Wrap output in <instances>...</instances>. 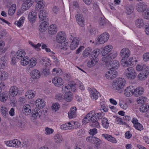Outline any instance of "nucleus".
I'll return each instance as SVG.
<instances>
[{"instance_id": "nucleus-39", "label": "nucleus", "mask_w": 149, "mask_h": 149, "mask_svg": "<svg viewBox=\"0 0 149 149\" xmlns=\"http://www.w3.org/2000/svg\"><path fill=\"white\" fill-rule=\"evenodd\" d=\"M116 83L120 85V86L123 87V88L125 84V81L124 79L121 78H119L115 80Z\"/></svg>"}, {"instance_id": "nucleus-22", "label": "nucleus", "mask_w": 149, "mask_h": 149, "mask_svg": "<svg viewBox=\"0 0 149 149\" xmlns=\"http://www.w3.org/2000/svg\"><path fill=\"white\" fill-rule=\"evenodd\" d=\"M77 109L76 107H72L70 111L68 113V117L70 119L75 118L77 116L76 111Z\"/></svg>"}, {"instance_id": "nucleus-1", "label": "nucleus", "mask_w": 149, "mask_h": 149, "mask_svg": "<svg viewBox=\"0 0 149 149\" xmlns=\"http://www.w3.org/2000/svg\"><path fill=\"white\" fill-rule=\"evenodd\" d=\"M125 73L127 78L129 79H134L137 75L134 69L132 67H129L125 70Z\"/></svg>"}, {"instance_id": "nucleus-51", "label": "nucleus", "mask_w": 149, "mask_h": 149, "mask_svg": "<svg viewBox=\"0 0 149 149\" xmlns=\"http://www.w3.org/2000/svg\"><path fill=\"white\" fill-rule=\"evenodd\" d=\"M8 77V74L7 72L5 71L2 72L0 76V80H4L7 79Z\"/></svg>"}, {"instance_id": "nucleus-12", "label": "nucleus", "mask_w": 149, "mask_h": 149, "mask_svg": "<svg viewBox=\"0 0 149 149\" xmlns=\"http://www.w3.org/2000/svg\"><path fill=\"white\" fill-rule=\"evenodd\" d=\"M147 6L144 2H140L136 6V9L139 12H143L146 10Z\"/></svg>"}, {"instance_id": "nucleus-7", "label": "nucleus", "mask_w": 149, "mask_h": 149, "mask_svg": "<svg viewBox=\"0 0 149 149\" xmlns=\"http://www.w3.org/2000/svg\"><path fill=\"white\" fill-rule=\"evenodd\" d=\"M130 54V51L127 48H124L121 50L120 55L122 58V59H125L129 57Z\"/></svg>"}, {"instance_id": "nucleus-19", "label": "nucleus", "mask_w": 149, "mask_h": 149, "mask_svg": "<svg viewBox=\"0 0 149 149\" xmlns=\"http://www.w3.org/2000/svg\"><path fill=\"white\" fill-rule=\"evenodd\" d=\"M37 13L35 11L29 13L28 15V19L32 23L34 22L37 18Z\"/></svg>"}, {"instance_id": "nucleus-59", "label": "nucleus", "mask_w": 149, "mask_h": 149, "mask_svg": "<svg viewBox=\"0 0 149 149\" xmlns=\"http://www.w3.org/2000/svg\"><path fill=\"white\" fill-rule=\"evenodd\" d=\"M62 94L58 93L56 95L55 99L61 101L63 99V97L64 98Z\"/></svg>"}, {"instance_id": "nucleus-36", "label": "nucleus", "mask_w": 149, "mask_h": 149, "mask_svg": "<svg viewBox=\"0 0 149 149\" xmlns=\"http://www.w3.org/2000/svg\"><path fill=\"white\" fill-rule=\"evenodd\" d=\"M91 60L89 61L87 63V66L89 67H92L95 65L98 62V60L90 57Z\"/></svg>"}, {"instance_id": "nucleus-10", "label": "nucleus", "mask_w": 149, "mask_h": 149, "mask_svg": "<svg viewBox=\"0 0 149 149\" xmlns=\"http://www.w3.org/2000/svg\"><path fill=\"white\" fill-rule=\"evenodd\" d=\"M75 17L76 21L79 25L81 27H83L85 25V22L83 15L79 14L77 15Z\"/></svg>"}, {"instance_id": "nucleus-62", "label": "nucleus", "mask_w": 149, "mask_h": 149, "mask_svg": "<svg viewBox=\"0 0 149 149\" xmlns=\"http://www.w3.org/2000/svg\"><path fill=\"white\" fill-rule=\"evenodd\" d=\"M100 104L101 105V108L105 112H107L108 111V109L107 106L105 104H102L100 102Z\"/></svg>"}, {"instance_id": "nucleus-14", "label": "nucleus", "mask_w": 149, "mask_h": 149, "mask_svg": "<svg viewBox=\"0 0 149 149\" xmlns=\"http://www.w3.org/2000/svg\"><path fill=\"white\" fill-rule=\"evenodd\" d=\"M98 119L96 117V116H93L90 118V121L92 123L90 125L93 127H99V123L98 121Z\"/></svg>"}, {"instance_id": "nucleus-16", "label": "nucleus", "mask_w": 149, "mask_h": 149, "mask_svg": "<svg viewBox=\"0 0 149 149\" xmlns=\"http://www.w3.org/2000/svg\"><path fill=\"white\" fill-rule=\"evenodd\" d=\"M117 55V53L116 52H113V53H110L108 55V56L105 58H103V60L104 61V62H108L111 61V59H114Z\"/></svg>"}, {"instance_id": "nucleus-42", "label": "nucleus", "mask_w": 149, "mask_h": 149, "mask_svg": "<svg viewBox=\"0 0 149 149\" xmlns=\"http://www.w3.org/2000/svg\"><path fill=\"white\" fill-rule=\"evenodd\" d=\"M40 62L45 68H49V67L50 64L49 62L47 61L45 59L42 58L40 60Z\"/></svg>"}, {"instance_id": "nucleus-34", "label": "nucleus", "mask_w": 149, "mask_h": 149, "mask_svg": "<svg viewBox=\"0 0 149 149\" xmlns=\"http://www.w3.org/2000/svg\"><path fill=\"white\" fill-rule=\"evenodd\" d=\"M7 63V61L5 57H2L0 59V69H3Z\"/></svg>"}, {"instance_id": "nucleus-33", "label": "nucleus", "mask_w": 149, "mask_h": 149, "mask_svg": "<svg viewBox=\"0 0 149 149\" xmlns=\"http://www.w3.org/2000/svg\"><path fill=\"white\" fill-rule=\"evenodd\" d=\"M110 69H117L119 66V62L116 60H114L110 62Z\"/></svg>"}, {"instance_id": "nucleus-55", "label": "nucleus", "mask_w": 149, "mask_h": 149, "mask_svg": "<svg viewBox=\"0 0 149 149\" xmlns=\"http://www.w3.org/2000/svg\"><path fill=\"white\" fill-rule=\"evenodd\" d=\"M60 105L58 103L53 104L52 106V109L53 111H57L60 108Z\"/></svg>"}, {"instance_id": "nucleus-61", "label": "nucleus", "mask_w": 149, "mask_h": 149, "mask_svg": "<svg viewBox=\"0 0 149 149\" xmlns=\"http://www.w3.org/2000/svg\"><path fill=\"white\" fill-rule=\"evenodd\" d=\"M24 17H21L19 20L18 21L17 23V25L18 27L21 26L24 22Z\"/></svg>"}, {"instance_id": "nucleus-60", "label": "nucleus", "mask_w": 149, "mask_h": 149, "mask_svg": "<svg viewBox=\"0 0 149 149\" xmlns=\"http://www.w3.org/2000/svg\"><path fill=\"white\" fill-rule=\"evenodd\" d=\"M45 131H46L45 134L47 135L50 134L54 132L53 129L48 127H46L45 128Z\"/></svg>"}, {"instance_id": "nucleus-27", "label": "nucleus", "mask_w": 149, "mask_h": 149, "mask_svg": "<svg viewBox=\"0 0 149 149\" xmlns=\"http://www.w3.org/2000/svg\"><path fill=\"white\" fill-rule=\"evenodd\" d=\"M79 44V40L77 38H74L72 41L70 46V48L71 50L75 49L77 47Z\"/></svg>"}, {"instance_id": "nucleus-32", "label": "nucleus", "mask_w": 149, "mask_h": 149, "mask_svg": "<svg viewBox=\"0 0 149 149\" xmlns=\"http://www.w3.org/2000/svg\"><path fill=\"white\" fill-rule=\"evenodd\" d=\"M125 13L127 15H130L134 11V8L132 5L127 4L125 7Z\"/></svg>"}, {"instance_id": "nucleus-56", "label": "nucleus", "mask_w": 149, "mask_h": 149, "mask_svg": "<svg viewBox=\"0 0 149 149\" xmlns=\"http://www.w3.org/2000/svg\"><path fill=\"white\" fill-rule=\"evenodd\" d=\"M17 126L19 128L22 129L25 127V124L21 120L18 121L17 124Z\"/></svg>"}, {"instance_id": "nucleus-58", "label": "nucleus", "mask_w": 149, "mask_h": 149, "mask_svg": "<svg viewBox=\"0 0 149 149\" xmlns=\"http://www.w3.org/2000/svg\"><path fill=\"white\" fill-rule=\"evenodd\" d=\"M120 106L123 109H126L127 107V104L123 101H120L119 103Z\"/></svg>"}, {"instance_id": "nucleus-38", "label": "nucleus", "mask_w": 149, "mask_h": 149, "mask_svg": "<svg viewBox=\"0 0 149 149\" xmlns=\"http://www.w3.org/2000/svg\"><path fill=\"white\" fill-rule=\"evenodd\" d=\"M47 13L45 11L43 10H41L39 15V18L42 21L45 19L47 17Z\"/></svg>"}, {"instance_id": "nucleus-2", "label": "nucleus", "mask_w": 149, "mask_h": 149, "mask_svg": "<svg viewBox=\"0 0 149 149\" xmlns=\"http://www.w3.org/2000/svg\"><path fill=\"white\" fill-rule=\"evenodd\" d=\"M45 113L44 111L42 109L35 108L32 109L31 112L32 116L34 119L38 118L41 116H45Z\"/></svg>"}, {"instance_id": "nucleus-25", "label": "nucleus", "mask_w": 149, "mask_h": 149, "mask_svg": "<svg viewBox=\"0 0 149 149\" xmlns=\"http://www.w3.org/2000/svg\"><path fill=\"white\" fill-rule=\"evenodd\" d=\"M135 24L136 27L139 28L143 27L145 25L143 19L141 18L136 19L135 22Z\"/></svg>"}, {"instance_id": "nucleus-44", "label": "nucleus", "mask_w": 149, "mask_h": 149, "mask_svg": "<svg viewBox=\"0 0 149 149\" xmlns=\"http://www.w3.org/2000/svg\"><path fill=\"white\" fill-rule=\"evenodd\" d=\"M91 50V48L88 47L86 48L83 53L82 55L83 57L84 58L87 57L89 55Z\"/></svg>"}, {"instance_id": "nucleus-11", "label": "nucleus", "mask_w": 149, "mask_h": 149, "mask_svg": "<svg viewBox=\"0 0 149 149\" xmlns=\"http://www.w3.org/2000/svg\"><path fill=\"white\" fill-rule=\"evenodd\" d=\"M52 83L55 86L58 87L61 86L63 83V79L59 77H54L52 79Z\"/></svg>"}, {"instance_id": "nucleus-8", "label": "nucleus", "mask_w": 149, "mask_h": 149, "mask_svg": "<svg viewBox=\"0 0 149 149\" xmlns=\"http://www.w3.org/2000/svg\"><path fill=\"white\" fill-rule=\"evenodd\" d=\"M132 122L134 124V127L136 130L139 131L143 130V125L138 122V120L137 119L135 118H133Z\"/></svg>"}, {"instance_id": "nucleus-24", "label": "nucleus", "mask_w": 149, "mask_h": 149, "mask_svg": "<svg viewBox=\"0 0 149 149\" xmlns=\"http://www.w3.org/2000/svg\"><path fill=\"white\" fill-rule=\"evenodd\" d=\"M22 111L25 115H29L31 112V107L29 104H26L23 107Z\"/></svg>"}, {"instance_id": "nucleus-50", "label": "nucleus", "mask_w": 149, "mask_h": 149, "mask_svg": "<svg viewBox=\"0 0 149 149\" xmlns=\"http://www.w3.org/2000/svg\"><path fill=\"white\" fill-rule=\"evenodd\" d=\"M8 98L7 93H3L0 95V100L2 102L6 101Z\"/></svg>"}, {"instance_id": "nucleus-31", "label": "nucleus", "mask_w": 149, "mask_h": 149, "mask_svg": "<svg viewBox=\"0 0 149 149\" xmlns=\"http://www.w3.org/2000/svg\"><path fill=\"white\" fill-rule=\"evenodd\" d=\"M18 91L17 87L15 86H12L9 90L10 94L12 96H15L17 94Z\"/></svg>"}, {"instance_id": "nucleus-37", "label": "nucleus", "mask_w": 149, "mask_h": 149, "mask_svg": "<svg viewBox=\"0 0 149 149\" xmlns=\"http://www.w3.org/2000/svg\"><path fill=\"white\" fill-rule=\"evenodd\" d=\"M100 50L99 49H96L94 50L91 54V57L98 60L97 57L100 54Z\"/></svg>"}, {"instance_id": "nucleus-40", "label": "nucleus", "mask_w": 149, "mask_h": 149, "mask_svg": "<svg viewBox=\"0 0 149 149\" xmlns=\"http://www.w3.org/2000/svg\"><path fill=\"white\" fill-rule=\"evenodd\" d=\"M91 97L93 99L97 100L98 97L100 96V95L99 93L97 91H91Z\"/></svg>"}, {"instance_id": "nucleus-49", "label": "nucleus", "mask_w": 149, "mask_h": 149, "mask_svg": "<svg viewBox=\"0 0 149 149\" xmlns=\"http://www.w3.org/2000/svg\"><path fill=\"white\" fill-rule=\"evenodd\" d=\"M102 125L104 128L107 129L109 126V123L107 118H104L102 119Z\"/></svg>"}, {"instance_id": "nucleus-23", "label": "nucleus", "mask_w": 149, "mask_h": 149, "mask_svg": "<svg viewBox=\"0 0 149 149\" xmlns=\"http://www.w3.org/2000/svg\"><path fill=\"white\" fill-rule=\"evenodd\" d=\"M112 49V46L111 45H109L105 47L101 52L102 56H105L109 53Z\"/></svg>"}, {"instance_id": "nucleus-30", "label": "nucleus", "mask_w": 149, "mask_h": 149, "mask_svg": "<svg viewBox=\"0 0 149 149\" xmlns=\"http://www.w3.org/2000/svg\"><path fill=\"white\" fill-rule=\"evenodd\" d=\"M64 99L68 102H70L72 99V94L70 91H68L65 93L63 96Z\"/></svg>"}, {"instance_id": "nucleus-41", "label": "nucleus", "mask_w": 149, "mask_h": 149, "mask_svg": "<svg viewBox=\"0 0 149 149\" xmlns=\"http://www.w3.org/2000/svg\"><path fill=\"white\" fill-rule=\"evenodd\" d=\"M29 68H32L34 67L37 63V60L35 58H31L30 60H29Z\"/></svg>"}, {"instance_id": "nucleus-18", "label": "nucleus", "mask_w": 149, "mask_h": 149, "mask_svg": "<svg viewBox=\"0 0 149 149\" xmlns=\"http://www.w3.org/2000/svg\"><path fill=\"white\" fill-rule=\"evenodd\" d=\"M143 88L139 87L133 89V95L136 96H139L141 95L143 92Z\"/></svg>"}, {"instance_id": "nucleus-21", "label": "nucleus", "mask_w": 149, "mask_h": 149, "mask_svg": "<svg viewBox=\"0 0 149 149\" xmlns=\"http://www.w3.org/2000/svg\"><path fill=\"white\" fill-rule=\"evenodd\" d=\"M112 86L114 90H116L120 93H121L123 90V88L120 86L116 81L114 80L113 81L112 84Z\"/></svg>"}, {"instance_id": "nucleus-47", "label": "nucleus", "mask_w": 149, "mask_h": 149, "mask_svg": "<svg viewBox=\"0 0 149 149\" xmlns=\"http://www.w3.org/2000/svg\"><path fill=\"white\" fill-rule=\"evenodd\" d=\"M149 109V105L144 104L140 107V111L142 112H145L147 111Z\"/></svg>"}, {"instance_id": "nucleus-53", "label": "nucleus", "mask_w": 149, "mask_h": 149, "mask_svg": "<svg viewBox=\"0 0 149 149\" xmlns=\"http://www.w3.org/2000/svg\"><path fill=\"white\" fill-rule=\"evenodd\" d=\"M54 139L56 143H61L62 140V136L59 134H56L54 136Z\"/></svg>"}, {"instance_id": "nucleus-54", "label": "nucleus", "mask_w": 149, "mask_h": 149, "mask_svg": "<svg viewBox=\"0 0 149 149\" xmlns=\"http://www.w3.org/2000/svg\"><path fill=\"white\" fill-rule=\"evenodd\" d=\"M143 16L146 19H149V9L147 8L145 11L143 12Z\"/></svg>"}, {"instance_id": "nucleus-45", "label": "nucleus", "mask_w": 149, "mask_h": 149, "mask_svg": "<svg viewBox=\"0 0 149 149\" xmlns=\"http://www.w3.org/2000/svg\"><path fill=\"white\" fill-rule=\"evenodd\" d=\"M16 9V5L13 4L10 8L8 10V14L9 15L12 16L14 13Z\"/></svg>"}, {"instance_id": "nucleus-17", "label": "nucleus", "mask_w": 149, "mask_h": 149, "mask_svg": "<svg viewBox=\"0 0 149 149\" xmlns=\"http://www.w3.org/2000/svg\"><path fill=\"white\" fill-rule=\"evenodd\" d=\"M43 0H35V1L37 3L36 5V10H38L39 9H43L45 5V3Z\"/></svg>"}, {"instance_id": "nucleus-5", "label": "nucleus", "mask_w": 149, "mask_h": 149, "mask_svg": "<svg viewBox=\"0 0 149 149\" xmlns=\"http://www.w3.org/2000/svg\"><path fill=\"white\" fill-rule=\"evenodd\" d=\"M133 58L129 57L123 59H121L120 61L121 65L124 67H127L131 65L133 62Z\"/></svg>"}, {"instance_id": "nucleus-15", "label": "nucleus", "mask_w": 149, "mask_h": 149, "mask_svg": "<svg viewBox=\"0 0 149 149\" xmlns=\"http://www.w3.org/2000/svg\"><path fill=\"white\" fill-rule=\"evenodd\" d=\"M31 77L33 79H37L39 78L40 76V71L36 69H34L32 70L30 73Z\"/></svg>"}, {"instance_id": "nucleus-63", "label": "nucleus", "mask_w": 149, "mask_h": 149, "mask_svg": "<svg viewBox=\"0 0 149 149\" xmlns=\"http://www.w3.org/2000/svg\"><path fill=\"white\" fill-rule=\"evenodd\" d=\"M50 72L49 68H44L42 72V74H44L45 76H47L49 74Z\"/></svg>"}, {"instance_id": "nucleus-57", "label": "nucleus", "mask_w": 149, "mask_h": 149, "mask_svg": "<svg viewBox=\"0 0 149 149\" xmlns=\"http://www.w3.org/2000/svg\"><path fill=\"white\" fill-rule=\"evenodd\" d=\"M146 100V97H140L138 98L137 102L139 104L140 103L142 104L144 102H145Z\"/></svg>"}, {"instance_id": "nucleus-64", "label": "nucleus", "mask_w": 149, "mask_h": 149, "mask_svg": "<svg viewBox=\"0 0 149 149\" xmlns=\"http://www.w3.org/2000/svg\"><path fill=\"white\" fill-rule=\"evenodd\" d=\"M21 61V63L23 65H26L29 63V61L26 60L24 58H22Z\"/></svg>"}, {"instance_id": "nucleus-3", "label": "nucleus", "mask_w": 149, "mask_h": 149, "mask_svg": "<svg viewBox=\"0 0 149 149\" xmlns=\"http://www.w3.org/2000/svg\"><path fill=\"white\" fill-rule=\"evenodd\" d=\"M109 35L107 33H104L101 35L97 39V41L96 43L103 44L107 41L109 38Z\"/></svg>"}, {"instance_id": "nucleus-4", "label": "nucleus", "mask_w": 149, "mask_h": 149, "mask_svg": "<svg viewBox=\"0 0 149 149\" xmlns=\"http://www.w3.org/2000/svg\"><path fill=\"white\" fill-rule=\"evenodd\" d=\"M110 69V70L106 74L105 76L108 79H113L116 77L117 75V72L115 70Z\"/></svg>"}, {"instance_id": "nucleus-20", "label": "nucleus", "mask_w": 149, "mask_h": 149, "mask_svg": "<svg viewBox=\"0 0 149 149\" xmlns=\"http://www.w3.org/2000/svg\"><path fill=\"white\" fill-rule=\"evenodd\" d=\"M57 31V26L55 24H52L49 28L48 32L49 34L51 35H54L56 33Z\"/></svg>"}, {"instance_id": "nucleus-43", "label": "nucleus", "mask_w": 149, "mask_h": 149, "mask_svg": "<svg viewBox=\"0 0 149 149\" xmlns=\"http://www.w3.org/2000/svg\"><path fill=\"white\" fill-rule=\"evenodd\" d=\"M12 147H20L21 145V142L17 139H14L11 141Z\"/></svg>"}, {"instance_id": "nucleus-28", "label": "nucleus", "mask_w": 149, "mask_h": 149, "mask_svg": "<svg viewBox=\"0 0 149 149\" xmlns=\"http://www.w3.org/2000/svg\"><path fill=\"white\" fill-rule=\"evenodd\" d=\"M35 104L36 107L42 109L45 105V102L42 99H38L36 101Z\"/></svg>"}, {"instance_id": "nucleus-6", "label": "nucleus", "mask_w": 149, "mask_h": 149, "mask_svg": "<svg viewBox=\"0 0 149 149\" xmlns=\"http://www.w3.org/2000/svg\"><path fill=\"white\" fill-rule=\"evenodd\" d=\"M66 37V35L64 32H60L56 36V41L58 43H62V42H64Z\"/></svg>"}, {"instance_id": "nucleus-26", "label": "nucleus", "mask_w": 149, "mask_h": 149, "mask_svg": "<svg viewBox=\"0 0 149 149\" xmlns=\"http://www.w3.org/2000/svg\"><path fill=\"white\" fill-rule=\"evenodd\" d=\"M102 136H103L105 139L107 140L108 141L113 143H116L117 141L115 139L111 136L107 134H103L102 135Z\"/></svg>"}, {"instance_id": "nucleus-48", "label": "nucleus", "mask_w": 149, "mask_h": 149, "mask_svg": "<svg viewBox=\"0 0 149 149\" xmlns=\"http://www.w3.org/2000/svg\"><path fill=\"white\" fill-rule=\"evenodd\" d=\"M148 75L143 72H141L138 75L137 78L140 80H144L147 78Z\"/></svg>"}, {"instance_id": "nucleus-35", "label": "nucleus", "mask_w": 149, "mask_h": 149, "mask_svg": "<svg viewBox=\"0 0 149 149\" xmlns=\"http://www.w3.org/2000/svg\"><path fill=\"white\" fill-rule=\"evenodd\" d=\"M25 55V52L23 50H19L16 54V56L17 58L19 59H21Z\"/></svg>"}, {"instance_id": "nucleus-13", "label": "nucleus", "mask_w": 149, "mask_h": 149, "mask_svg": "<svg viewBox=\"0 0 149 149\" xmlns=\"http://www.w3.org/2000/svg\"><path fill=\"white\" fill-rule=\"evenodd\" d=\"M49 26L48 23L46 21H44L42 22L39 27V30L41 32H44L47 30Z\"/></svg>"}, {"instance_id": "nucleus-46", "label": "nucleus", "mask_w": 149, "mask_h": 149, "mask_svg": "<svg viewBox=\"0 0 149 149\" xmlns=\"http://www.w3.org/2000/svg\"><path fill=\"white\" fill-rule=\"evenodd\" d=\"M25 95L26 96H27V98L29 99H30L34 97L35 94L33 91H29L26 93Z\"/></svg>"}, {"instance_id": "nucleus-52", "label": "nucleus", "mask_w": 149, "mask_h": 149, "mask_svg": "<svg viewBox=\"0 0 149 149\" xmlns=\"http://www.w3.org/2000/svg\"><path fill=\"white\" fill-rule=\"evenodd\" d=\"M107 21V20H106L104 17H100L99 18V22L100 25L104 26L106 24Z\"/></svg>"}, {"instance_id": "nucleus-29", "label": "nucleus", "mask_w": 149, "mask_h": 149, "mask_svg": "<svg viewBox=\"0 0 149 149\" xmlns=\"http://www.w3.org/2000/svg\"><path fill=\"white\" fill-rule=\"evenodd\" d=\"M133 87L132 86L127 87L125 89L124 91V94L127 97H130L132 94L133 95Z\"/></svg>"}, {"instance_id": "nucleus-9", "label": "nucleus", "mask_w": 149, "mask_h": 149, "mask_svg": "<svg viewBox=\"0 0 149 149\" xmlns=\"http://www.w3.org/2000/svg\"><path fill=\"white\" fill-rule=\"evenodd\" d=\"M33 3V0H26L25 1L22 5V9L24 10L28 9L32 6Z\"/></svg>"}]
</instances>
